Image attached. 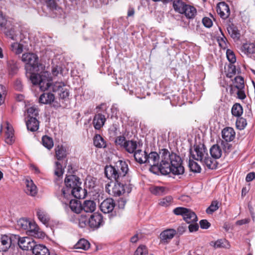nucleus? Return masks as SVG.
I'll return each instance as SVG.
<instances>
[{
  "instance_id": "f257e3e1",
  "label": "nucleus",
  "mask_w": 255,
  "mask_h": 255,
  "mask_svg": "<svg viewBox=\"0 0 255 255\" xmlns=\"http://www.w3.org/2000/svg\"><path fill=\"white\" fill-rule=\"evenodd\" d=\"M159 155L155 151L147 154L145 164L150 166V171H159L162 174L172 173L174 175H181L184 172L181 158L176 153H170L167 149H162Z\"/></svg>"
},
{
  "instance_id": "f03ea898",
  "label": "nucleus",
  "mask_w": 255,
  "mask_h": 255,
  "mask_svg": "<svg viewBox=\"0 0 255 255\" xmlns=\"http://www.w3.org/2000/svg\"><path fill=\"white\" fill-rule=\"evenodd\" d=\"M64 183L65 187L62 189L60 196V200L63 203L67 204L65 199L68 201L73 197L81 199L86 196L87 191L81 187L82 182L77 176L72 174L67 175Z\"/></svg>"
},
{
  "instance_id": "7ed1b4c3",
  "label": "nucleus",
  "mask_w": 255,
  "mask_h": 255,
  "mask_svg": "<svg viewBox=\"0 0 255 255\" xmlns=\"http://www.w3.org/2000/svg\"><path fill=\"white\" fill-rule=\"evenodd\" d=\"M128 168L125 161L119 160L114 166H106L105 168V174L106 176L111 180L116 181H130V179L128 175Z\"/></svg>"
},
{
  "instance_id": "20e7f679",
  "label": "nucleus",
  "mask_w": 255,
  "mask_h": 255,
  "mask_svg": "<svg viewBox=\"0 0 255 255\" xmlns=\"http://www.w3.org/2000/svg\"><path fill=\"white\" fill-rule=\"evenodd\" d=\"M111 186V185L109 183L106 184V191L109 194L114 196H119L126 192L129 193L132 189V185L130 184V181L128 182L127 179H125V181H116L112 189H110Z\"/></svg>"
},
{
  "instance_id": "39448f33",
  "label": "nucleus",
  "mask_w": 255,
  "mask_h": 255,
  "mask_svg": "<svg viewBox=\"0 0 255 255\" xmlns=\"http://www.w3.org/2000/svg\"><path fill=\"white\" fill-rule=\"evenodd\" d=\"M21 60L25 63L26 76H28V71H37L39 63L38 57L33 53H25L22 54Z\"/></svg>"
},
{
  "instance_id": "423d86ee",
  "label": "nucleus",
  "mask_w": 255,
  "mask_h": 255,
  "mask_svg": "<svg viewBox=\"0 0 255 255\" xmlns=\"http://www.w3.org/2000/svg\"><path fill=\"white\" fill-rule=\"evenodd\" d=\"M176 215H181L183 220L187 223L197 222L198 218L196 214L190 209L184 207H177L173 210Z\"/></svg>"
},
{
  "instance_id": "0eeeda50",
  "label": "nucleus",
  "mask_w": 255,
  "mask_h": 255,
  "mask_svg": "<svg viewBox=\"0 0 255 255\" xmlns=\"http://www.w3.org/2000/svg\"><path fill=\"white\" fill-rule=\"evenodd\" d=\"M190 157L196 160L202 161L205 156L208 155V150L203 144L194 145L193 148L190 149Z\"/></svg>"
},
{
  "instance_id": "6e6552de",
  "label": "nucleus",
  "mask_w": 255,
  "mask_h": 255,
  "mask_svg": "<svg viewBox=\"0 0 255 255\" xmlns=\"http://www.w3.org/2000/svg\"><path fill=\"white\" fill-rule=\"evenodd\" d=\"M15 239L18 240V244L19 247L23 250L31 251L36 243L29 237L20 238L18 236H15Z\"/></svg>"
},
{
  "instance_id": "1a4fd4ad",
  "label": "nucleus",
  "mask_w": 255,
  "mask_h": 255,
  "mask_svg": "<svg viewBox=\"0 0 255 255\" xmlns=\"http://www.w3.org/2000/svg\"><path fill=\"white\" fill-rule=\"evenodd\" d=\"M26 233L28 235L38 239L43 238L45 236L44 233L40 230L37 225L34 222L30 221Z\"/></svg>"
},
{
  "instance_id": "9d476101",
  "label": "nucleus",
  "mask_w": 255,
  "mask_h": 255,
  "mask_svg": "<svg viewBox=\"0 0 255 255\" xmlns=\"http://www.w3.org/2000/svg\"><path fill=\"white\" fill-rule=\"evenodd\" d=\"M217 11L220 17L224 19L227 18L230 14L229 6L224 1L220 2L218 4Z\"/></svg>"
},
{
  "instance_id": "9b49d317",
  "label": "nucleus",
  "mask_w": 255,
  "mask_h": 255,
  "mask_svg": "<svg viewBox=\"0 0 255 255\" xmlns=\"http://www.w3.org/2000/svg\"><path fill=\"white\" fill-rule=\"evenodd\" d=\"M115 207V203L112 198H107L104 200L100 206V209L104 213L112 212Z\"/></svg>"
},
{
  "instance_id": "f8f14e48",
  "label": "nucleus",
  "mask_w": 255,
  "mask_h": 255,
  "mask_svg": "<svg viewBox=\"0 0 255 255\" xmlns=\"http://www.w3.org/2000/svg\"><path fill=\"white\" fill-rule=\"evenodd\" d=\"M103 222V217L101 214L94 213L88 218V225L91 228H99Z\"/></svg>"
},
{
  "instance_id": "ddd939ff",
  "label": "nucleus",
  "mask_w": 255,
  "mask_h": 255,
  "mask_svg": "<svg viewBox=\"0 0 255 255\" xmlns=\"http://www.w3.org/2000/svg\"><path fill=\"white\" fill-rule=\"evenodd\" d=\"M176 235V231L173 229H169L162 232L160 234L161 242L163 244L168 243Z\"/></svg>"
},
{
  "instance_id": "4468645a",
  "label": "nucleus",
  "mask_w": 255,
  "mask_h": 255,
  "mask_svg": "<svg viewBox=\"0 0 255 255\" xmlns=\"http://www.w3.org/2000/svg\"><path fill=\"white\" fill-rule=\"evenodd\" d=\"M235 131L232 128L227 127L222 131V137L224 141L230 142L235 137Z\"/></svg>"
},
{
  "instance_id": "2eb2a0df",
  "label": "nucleus",
  "mask_w": 255,
  "mask_h": 255,
  "mask_svg": "<svg viewBox=\"0 0 255 255\" xmlns=\"http://www.w3.org/2000/svg\"><path fill=\"white\" fill-rule=\"evenodd\" d=\"M25 188L24 189L25 192L31 196H35L37 193V188L36 186L34 184L31 180H25Z\"/></svg>"
},
{
  "instance_id": "dca6fc26",
  "label": "nucleus",
  "mask_w": 255,
  "mask_h": 255,
  "mask_svg": "<svg viewBox=\"0 0 255 255\" xmlns=\"http://www.w3.org/2000/svg\"><path fill=\"white\" fill-rule=\"evenodd\" d=\"M65 201H66L67 203L65 204L66 205H69L71 211L73 212L79 214L82 211V204L79 200L72 199V198H71L68 201H67L65 199Z\"/></svg>"
},
{
  "instance_id": "f3484780",
  "label": "nucleus",
  "mask_w": 255,
  "mask_h": 255,
  "mask_svg": "<svg viewBox=\"0 0 255 255\" xmlns=\"http://www.w3.org/2000/svg\"><path fill=\"white\" fill-rule=\"evenodd\" d=\"M11 246V239L5 235H0V251L6 252Z\"/></svg>"
},
{
  "instance_id": "a211bd4d",
  "label": "nucleus",
  "mask_w": 255,
  "mask_h": 255,
  "mask_svg": "<svg viewBox=\"0 0 255 255\" xmlns=\"http://www.w3.org/2000/svg\"><path fill=\"white\" fill-rule=\"evenodd\" d=\"M51 79L47 72H43V77L40 81L39 86L41 91H45L51 86Z\"/></svg>"
},
{
  "instance_id": "6ab92c4d",
  "label": "nucleus",
  "mask_w": 255,
  "mask_h": 255,
  "mask_svg": "<svg viewBox=\"0 0 255 255\" xmlns=\"http://www.w3.org/2000/svg\"><path fill=\"white\" fill-rule=\"evenodd\" d=\"M241 51L244 54L249 57L255 54V44L253 43H246L243 44L241 47Z\"/></svg>"
},
{
  "instance_id": "aec40b11",
  "label": "nucleus",
  "mask_w": 255,
  "mask_h": 255,
  "mask_svg": "<svg viewBox=\"0 0 255 255\" xmlns=\"http://www.w3.org/2000/svg\"><path fill=\"white\" fill-rule=\"evenodd\" d=\"M106 118L102 114H98L94 116L93 124L95 129H100L105 124Z\"/></svg>"
},
{
  "instance_id": "412c9836",
  "label": "nucleus",
  "mask_w": 255,
  "mask_h": 255,
  "mask_svg": "<svg viewBox=\"0 0 255 255\" xmlns=\"http://www.w3.org/2000/svg\"><path fill=\"white\" fill-rule=\"evenodd\" d=\"M26 125L28 130L33 132L39 128V122L36 117H30L26 122Z\"/></svg>"
},
{
  "instance_id": "4be33fe9",
  "label": "nucleus",
  "mask_w": 255,
  "mask_h": 255,
  "mask_svg": "<svg viewBox=\"0 0 255 255\" xmlns=\"http://www.w3.org/2000/svg\"><path fill=\"white\" fill-rule=\"evenodd\" d=\"M148 153L145 151L138 149L134 152V158L136 162L140 164L146 163Z\"/></svg>"
},
{
  "instance_id": "5701e85b",
  "label": "nucleus",
  "mask_w": 255,
  "mask_h": 255,
  "mask_svg": "<svg viewBox=\"0 0 255 255\" xmlns=\"http://www.w3.org/2000/svg\"><path fill=\"white\" fill-rule=\"evenodd\" d=\"M34 255H50L49 250L43 245H36L32 249Z\"/></svg>"
},
{
  "instance_id": "b1692460",
  "label": "nucleus",
  "mask_w": 255,
  "mask_h": 255,
  "mask_svg": "<svg viewBox=\"0 0 255 255\" xmlns=\"http://www.w3.org/2000/svg\"><path fill=\"white\" fill-rule=\"evenodd\" d=\"M96 203L91 200H87L84 201L82 204V210L86 213H92L96 210Z\"/></svg>"
},
{
  "instance_id": "393cba45",
  "label": "nucleus",
  "mask_w": 255,
  "mask_h": 255,
  "mask_svg": "<svg viewBox=\"0 0 255 255\" xmlns=\"http://www.w3.org/2000/svg\"><path fill=\"white\" fill-rule=\"evenodd\" d=\"M196 13V9L193 6L187 4L181 14H184L188 19H192L195 17Z\"/></svg>"
},
{
  "instance_id": "a878e982",
  "label": "nucleus",
  "mask_w": 255,
  "mask_h": 255,
  "mask_svg": "<svg viewBox=\"0 0 255 255\" xmlns=\"http://www.w3.org/2000/svg\"><path fill=\"white\" fill-rule=\"evenodd\" d=\"M218 143L219 142L217 141V143L212 146L210 149V154L214 159H218L222 156V150Z\"/></svg>"
},
{
  "instance_id": "bb28decb",
  "label": "nucleus",
  "mask_w": 255,
  "mask_h": 255,
  "mask_svg": "<svg viewBox=\"0 0 255 255\" xmlns=\"http://www.w3.org/2000/svg\"><path fill=\"white\" fill-rule=\"evenodd\" d=\"M187 4L183 0H174L172 6L176 12L181 14Z\"/></svg>"
},
{
  "instance_id": "cd10ccee",
  "label": "nucleus",
  "mask_w": 255,
  "mask_h": 255,
  "mask_svg": "<svg viewBox=\"0 0 255 255\" xmlns=\"http://www.w3.org/2000/svg\"><path fill=\"white\" fill-rule=\"evenodd\" d=\"M210 246L215 249L218 248H229L230 245L229 242L225 239H219L216 241H212L210 243Z\"/></svg>"
},
{
  "instance_id": "c85d7f7f",
  "label": "nucleus",
  "mask_w": 255,
  "mask_h": 255,
  "mask_svg": "<svg viewBox=\"0 0 255 255\" xmlns=\"http://www.w3.org/2000/svg\"><path fill=\"white\" fill-rule=\"evenodd\" d=\"M55 99L54 95L50 93H44L41 95L39 98L40 103L47 104L53 102Z\"/></svg>"
},
{
  "instance_id": "c756f323",
  "label": "nucleus",
  "mask_w": 255,
  "mask_h": 255,
  "mask_svg": "<svg viewBox=\"0 0 255 255\" xmlns=\"http://www.w3.org/2000/svg\"><path fill=\"white\" fill-rule=\"evenodd\" d=\"M35 71H28V76H26L28 78H29L31 82L34 85H39L41 79L43 77V72H41L40 74L34 73Z\"/></svg>"
},
{
  "instance_id": "7c9ffc66",
  "label": "nucleus",
  "mask_w": 255,
  "mask_h": 255,
  "mask_svg": "<svg viewBox=\"0 0 255 255\" xmlns=\"http://www.w3.org/2000/svg\"><path fill=\"white\" fill-rule=\"evenodd\" d=\"M94 145L99 148H105L107 146L104 139L98 134H96L93 138Z\"/></svg>"
},
{
  "instance_id": "2f4dec72",
  "label": "nucleus",
  "mask_w": 255,
  "mask_h": 255,
  "mask_svg": "<svg viewBox=\"0 0 255 255\" xmlns=\"http://www.w3.org/2000/svg\"><path fill=\"white\" fill-rule=\"evenodd\" d=\"M13 129L8 124L6 127V131L5 134V142L8 144H11L14 141Z\"/></svg>"
},
{
  "instance_id": "473e14b6",
  "label": "nucleus",
  "mask_w": 255,
  "mask_h": 255,
  "mask_svg": "<svg viewBox=\"0 0 255 255\" xmlns=\"http://www.w3.org/2000/svg\"><path fill=\"white\" fill-rule=\"evenodd\" d=\"M137 147V142L136 141L130 140H128L124 148L125 150L130 153H134Z\"/></svg>"
},
{
  "instance_id": "72a5a7b5",
  "label": "nucleus",
  "mask_w": 255,
  "mask_h": 255,
  "mask_svg": "<svg viewBox=\"0 0 255 255\" xmlns=\"http://www.w3.org/2000/svg\"><path fill=\"white\" fill-rule=\"evenodd\" d=\"M37 216L39 220L44 224H47L49 221L48 214L43 210L38 209L37 210Z\"/></svg>"
},
{
  "instance_id": "f704fd0d",
  "label": "nucleus",
  "mask_w": 255,
  "mask_h": 255,
  "mask_svg": "<svg viewBox=\"0 0 255 255\" xmlns=\"http://www.w3.org/2000/svg\"><path fill=\"white\" fill-rule=\"evenodd\" d=\"M202 162L209 169H215L217 167L216 161L209 157L208 155L205 157Z\"/></svg>"
},
{
  "instance_id": "c9c22d12",
  "label": "nucleus",
  "mask_w": 255,
  "mask_h": 255,
  "mask_svg": "<svg viewBox=\"0 0 255 255\" xmlns=\"http://www.w3.org/2000/svg\"><path fill=\"white\" fill-rule=\"evenodd\" d=\"M231 113L235 117H241L243 113L242 106L239 103L235 104L232 108Z\"/></svg>"
},
{
  "instance_id": "e433bc0d",
  "label": "nucleus",
  "mask_w": 255,
  "mask_h": 255,
  "mask_svg": "<svg viewBox=\"0 0 255 255\" xmlns=\"http://www.w3.org/2000/svg\"><path fill=\"white\" fill-rule=\"evenodd\" d=\"M66 149L62 145H58L55 148V153L56 158L58 160H61L66 156Z\"/></svg>"
},
{
  "instance_id": "4c0bfd02",
  "label": "nucleus",
  "mask_w": 255,
  "mask_h": 255,
  "mask_svg": "<svg viewBox=\"0 0 255 255\" xmlns=\"http://www.w3.org/2000/svg\"><path fill=\"white\" fill-rule=\"evenodd\" d=\"M229 33L234 39H238L240 37V32L237 27L234 25H230L227 28Z\"/></svg>"
},
{
  "instance_id": "58836bf2",
  "label": "nucleus",
  "mask_w": 255,
  "mask_h": 255,
  "mask_svg": "<svg viewBox=\"0 0 255 255\" xmlns=\"http://www.w3.org/2000/svg\"><path fill=\"white\" fill-rule=\"evenodd\" d=\"M90 244L87 240L82 239L78 242V243L75 245L74 247L77 249L87 250L90 248Z\"/></svg>"
},
{
  "instance_id": "ea45409f",
  "label": "nucleus",
  "mask_w": 255,
  "mask_h": 255,
  "mask_svg": "<svg viewBox=\"0 0 255 255\" xmlns=\"http://www.w3.org/2000/svg\"><path fill=\"white\" fill-rule=\"evenodd\" d=\"M219 142H220L223 150L226 155L228 154L233 149L232 144L230 143L229 142L224 141L223 140H220Z\"/></svg>"
},
{
  "instance_id": "a19ab883",
  "label": "nucleus",
  "mask_w": 255,
  "mask_h": 255,
  "mask_svg": "<svg viewBox=\"0 0 255 255\" xmlns=\"http://www.w3.org/2000/svg\"><path fill=\"white\" fill-rule=\"evenodd\" d=\"M190 157L189 160V167L191 171L195 173H200L201 172V168L200 166L193 159H191Z\"/></svg>"
},
{
  "instance_id": "79ce46f5",
  "label": "nucleus",
  "mask_w": 255,
  "mask_h": 255,
  "mask_svg": "<svg viewBox=\"0 0 255 255\" xmlns=\"http://www.w3.org/2000/svg\"><path fill=\"white\" fill-rule=\"evenodd\" d=\"M42 142L43 146L48 149H51L53 146V139L48 136H43L42 138Z\"/></svg>"
},
{
  "instance_id": "37998d69",
  "label": "nucleus",
  "mask_w": 255,
  "mask_h": 255,
  "mask_svg": "<svg viewBox=\"0 0 255 255\" xmlns=\"http://www.w3.org/2000/svg\"><path fill=\"white\" fill-rule=\"evenodd\" d=\"M247 125L246 119L241 117H238L236 122V126L237 129L243 130L246 127Z\"/></svg>"
},
{
  "instance_id": "c03bdc74",
  "label": "nucleus",
  "mask_w": 255,
  "mask_h": 255,
  "mask_svg": "<svg viewBox=\"0 0 255 255\" xmlns=\"http://www.w3.org/2000/svg\"><path fill=\"white\" fill-rule=\"evenodd\" d=\"M4 32L6 36L12 40H15L17 36V34L15 33L13 27L8 28L6 27L4 28Z\"/></svg>"
},
{
  "instance_id": "a18cd8bd",
  "label": "nucleus",
  "mask_w": 255,
  "mask_h": 255,
  "mask_svg": "<svg viewBox=\"0 0 255 255\" xmlns=\"http://www.w3.org/2000/svg\"><path fill=\"white\" fill-rule=\"evenodd\" d=\"M8 70L11 74H15L18 70L17 63L13 60H9L7 62Z\"/></svg>"
},
{
  "instance_id": "49530a36",
  "label": "nucleus",
  "mask_w": 255,
  "mask_h": 255,
  "mask_svg": "<svg viewBox=\"0 0 255 255\" xmlns=\"http://www.w3.org/2000/svg\"><path fill=\"white\" fill-rule=\"evenodd\" d=\"M30 221L25 219H19L17 223V227L19 229L26 230L29 226Z\"/></svg>"
},
{
  "instance_id": "de8ad7c7",
  "label": "nucleus",
  "mask_w": 255,
  "mask_h": 255,
  "mask_svg": "<svg viewBox=\"0 0 255 255\" xmlns=\"http://www.w3.org/2000/svg\"><path fill=\"white\" fill-rule=\"evenodd\" d=\"M219 208V202L217 200L212 202L210 206L206 209V213L208 214H212L213 212L217 211Z\"/></svg>"
},
{
  "instance_id": "09e8293b",
  "label": "nucleus",
  "mask_w": 255,
  "mask_h": 255,
  "mask_svg": "<svg viewBox=\"0 0 255 255\" xmlns=\"http://www.w3.org/2000/svg\"><path fill=\"white\" fill-rule=\"evenodd\" d=\"M235 87L238 90H242L244 88V80L241 76H238L235 78Z\"/></svg>"
},
{
  "instance_id": "8fccbe9b",
  "label": "nucleus",
  "mask_w": 255,
  "mask_h": 255,
  "mask_svg": "<svg viewBox=\"0 0 255 255\" xmlns=\"http://www.w3.org/2000/svg\"><path fill=\"white\" fill-rule=\"evenodd\" d=\"M11 49L15 54H18L23 51V45L17 42H14L11 45Z\"/></svg>"
},
{
  "instance_id": "3c124183",
  "label": "nucleus",
  "mask_w": 255,
  "mask_h": 255,
  "mask_svg": "<svg viewBox=\"0 0 255 255\" xmlns=\"http://www.w3.org/2000/svg\"><path fill=\"white\" fill-rule=\"evenodd\" d=\"M151 192L155 195H162L165 191V188L161 186H155L151 188Z\"/></svg>"
},
{
  "instance_id": "603ef678",
  "label": "nucleus",
  "mask_w": 255,
  "mask_h": 255,
  "mask_svg": "<svg viewBox=\"0 0 255 255\" xmlns=\"http://www.w3.org/2000/svg\"><path fill=\"white\" fill-rule=\"evenodd\" d=\"M173 201V198L170 196H168L160 200L159 204L163 207L170 206Z\"/></svg>"
},
{
  "instance_id": "864d4df0",
  "label": "nucleus",
  "mask_w": 255,
  "mask_h": 255,
  "mask_svg": "<svg viewBox=\"0 0 255 255\" xmlns=\"http://www.w3.org/2000/svg\"><path fill=\"white\" fill-rule=\"evenodd\" d=\"M148 251L147 248L143 245L139 246L135 252L134 255H147Z\"/></svg>"
},
{
  "instance_id": "5fc2aeb1",
  "label": "nucleus",
  "mask_w": 255,
  "mask_h": 255,
  "mask_svg": "<svg viewBox=\"0 0 255 255\" xmlns=\"http://www.w3.org/2000/svg\"><path fill=\"white\" fill-rule=\"evenodd\" d=\"M127 141L125 136L120 135L116 137L115 143L117 145H120L121 147L124 148Z\"/></svg>"
},
{
  "instance_id": "6e6d98bb",
  "label": "nucleus",
  "mask_w": 255,
  "mask_h": 255,
  "mask_svg": "<svg viewBox=\"0 0 255 255\" xmlns=\"http://www.w3.org/2000/svg\"><path fill=\"white\" fill-rule=\"evenodd\" d=\"M51 86H52V91L54 92H60L61 90H63L65 84L62 82H55L53 85H51Z\"/></svg>"
},
{
  "instance_id": "4d7b16f0",
  "label": "nucleus",
  "mask_w": 255,
  "mask_h": 255,
  "mask_svg": "<svg viewBox=\"0 0 255 255\" xmlns=\"http://www.w3.org/2000/svg\"><path fill=\"white\" fill-rule=\"evenodd\" d=\"M27 111V114L29 116L28 119L30 117H33V116L36 117L38 115V110L36 108L34 107L29 108Z\"/></svg>"
},
{
  "instance_id": "13d9d810",
  "label": "nucleus",
  "mask_w": 255,
  "mask_h": 255,
  "mask_svg": "<svg viewBox=\"0 0 255 255\" xmlns=\"http://www.w3.org/2000/svg\"><path fill=\"white\" fill-rule=\"evenodd\" d=\"M227 57L231 63H234L236 61V58L234 53L231 50L228 49L226 52Z\"/></svg>"
},
{
  "instance_id": "bf43d9fd",
  "label": "nucleus",
  "mask_w": 255,
  "mask_h": 255,
  "mask_svg": "<svg viewBox=\"0 0 255 255\" xmlns=\"http://www.w3.org/2000/svg\"><path fill=\"white\" fill-rule=\"evenodd\" d=\"M88 225V218L86 216L81 215L79 219V225L81 228H84Z\"/></svg>"
},
{
  "instance_id": "052dcab7",
  "label": "nucleus",
  "mask_w": 255,
  "mask_h": 255,
  "mask_svg": "<svg viewBox=\"0 0 255 255\" xmlns=\"http://www.w3.org/2000/svg\"><path fill=\"white\" fill-rule=\"evenodd\" d=\"M55 167L56 169L54 172L55 175L57 176L58 177H60L61 175H62L63 172L62 169V165L59 162L56 161L55 162Z\"/></svg>"
},
{
  "instance_id": "680f3d73",
  "label": "nucleus",
  "mask_w": 255,
  "mask_h": 255,
  "mask_svg": "<svg viewBox=\"0 0 255 255\" xmlns=\"http://www.w3.org/2000/svg\"><path fill=\"white\" fill-rule=\"evenodd\" d=\"M6 91L5 87L0 85V105H1L3 102L4 100V97L6 94Z\"/></svg>"
},
{
  "instance_id": "e2e57ef3",
  "label": "nucleus",
  "mask_w": 255,
  "mask_h": 255,
  "mask_svg": "<svg viewBox=\"0 0 255 255\" xmlns=\"http://www.w3.org/2000/svg\"><path fill=\"white\" fill-rule=\"evenodd\" d=\"M202 23L205 27L208 28L211 27L213 25L212 20L207 17H205L203 18Z\"/></svg>"
},
{
  "instance_id": "0e129e2a",
  "label": "nucleus",
  "mask_w": 255,
  "mask_h": 255,
  "mask_svg": "<svg viewBox=\"0 0 255 255\" xmlns=\"http://www.w3.org/2000/svg\"><path fill=\"white\" fill-rule=\"evenodd\" d=\"M186 229L187 227L185 224H181L177 228V230H176V234L179 236L182 235L184 233H185Z\"/></svg>"
},
{
  "instance_id": "69168bd1",
  "label": "nucleus",
  "mask_w": 255,
  "mask_h": 255,
  "mask_svg": "<svg viewBox=\"0 0 255 255\" xmlns=\"http://www.w3.org/2000/svg\"><path fill=\"white\" fill-rule=\"evenodd\" d=\"M188 229L190 233L196 232L199 229L198 224L196 222L190 223L188 226Z\"/></svg>"
},
{
  "instance_id": "338daca9",
  "label": "nucleus",
  "mask_w": 255,
  "mask_h": 255,
  "mask_svg": "<svg viewBox=\"0 0 255 255\" xmlns=\"http://www.w3.org/2000/svg\"><path fill=\"white\" fill-rule=\"evenodd\" d=\"M200 227L203 229H208L211 224L207 220H202L199 222Z\"/></svg>"
},
{
  "instance_id": "774afa93",
  "label": "nucleus",
  "mask_w": 255,
  "mask_h": 255,
  "mask_svg": "<svg viewBox=\"0 0 255 255\" xmlns=\"http://www.w3.org/2000/svg\"><path fill=\"white\" fill-rule=\"evenodd\" d=\"M46 3L48 7L51 9H55L56 7V3L55 0H46Z\"/></svg>"
}]
</instances>
